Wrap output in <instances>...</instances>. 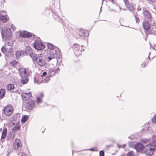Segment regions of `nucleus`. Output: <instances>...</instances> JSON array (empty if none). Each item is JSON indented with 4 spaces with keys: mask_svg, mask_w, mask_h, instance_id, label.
<instances>
[{
    "mask_svg": "<svg viewBox=\"0 0 156 156\" xmlns=\"http://www.w3.org/2000/svg\"><path fill=\"white\" fill-rule=\"evenodd\" d=\"M156 150V136L154 138L153 141L148 144L143 148L142 153L145 154L147 156H151L153 154L154 151Z\"/></svg>",
    "mask_w": 156,
    "mask_h": 156,
    "instance_id": "obj_1",
    "label": "nucleus"
},
{
    "mask_svg": "<svg viewBox=\"0 0 156 156\" xmlns=\"http://www.w3.org/2000/svg\"><path fill=\"white\" fill-rule=\"evenodd\" d=\"M1 33L2 38L11 37L12 33L9 28L5 27L2 29Z\"/></svg>",
    "mask_w": 156,
    "mask_h": 156,
    "instance_id": "obj_2",
    "label": "nucleus"
},
{
    "mask_svg": "<svg viewBox=\"0 0 156 156\" xmlns=\"http://www.w3.org/2000/svg\"><path fill=\"white\" fill-rule=\"evenodd\" d=\"M34 47L38 50H42L44 47V44L40 41H36L34 43Z\"/></svg>",
    "mask_w": 156,
    "mask_h": 156,
    "instance_id": "obj_3",
    "label": "nucleus"
},
{
    "mask_svg": "<svg viewBox=\"0 0 156 156\" xmlns=\"http://www.w3.org/2000/svg\"><path fill=\"white\" fill-rule=\"evenodd\" d=\"M35 61L38 65L41 67L44 66L46 63L45 60L41 55H38Z\"/></svg>",
    "mask_w": 156,
    "mask_h": 156,
    "instance_id": "obj_4",
    "label": "nucleus"
},
{
    "mask_svg": "<svg viewBox=\"0 0 156 156\" xmlns=\"http://www.w3.org/2000/svg\"><path fill=\"white\" fill-rule=\"evenodd\" d=\"M19 73L22 78H27L29 76V72L26 68H20L19 70Z\"/></svg>",
    "mask_w": 156,
    "mask_h": 156,
    "instance_id": "obj_5",
    "label": "nucleus"
},
{
    "mask_svg": "<svg viewBox=\"0 0 156 156\" xmlns=\"http://www.w3.org/2000/svg\"><path fill=\"white\" fill-rule=\"evenodd\" d=\"M74 53L76 56H79L81 52L83 51L84 49H81L80 50V45L77 44H75L73 46Z\"/></svg>",
    "mask_w": 156,
    "mask_h": 156,
    "instance_id": "obj_6",
    "label": "nucleus"
},
{
    "mask_svg": "<svg viewBox=\"0 0 156 156\" xmlns=\"http://www.w3.org/2000/svg\"><path fill=\"white\" fill-rule=\"evenodd\" d=\"M126 6L128 9L131 12H133L134 10V7L133 4L130 2L128 0H123Z\"/></svg>",
    "mask_w": 156,
    "mask_h": 156,
    "instance_id": "obj_7",
    "label": "nucleus"
},
{
    "mask_svg": "<svg viewBox=\"0 0 156 156\" xmlns=\"http://www.w3.org/2000/svg\"><path fill=\"white\" fill-rule=\"evenodd\" d=\"M13 148L14 150L17 151L21 148V141L18 139H16L13 145Z\"/></svg>",
    "mask_w": 156,
    "mask_h": 156,
    "instance_id": "obj_8",
    "label": "nucleus"
},
{
    "mask_svg": "<svg viewBox=\"0 0 156 156\" xmlns=\"http://www.w3.org/2000/svg\"><path fill=\"white\" fill-rule=\"evenodd\" d=\"M144 147L142 144L138 143L134 146V148L137 152H140L142 153L143 148Z\"/></svg>",
    "mask_w": 156,
    "mask_h": 156,
    "instance_id": "obj_9",
    "label": "nucleus"
},
{
    "mask_svg": "<svg viewBox=\"0 0 156 156\" xmlns=\"http://www.w3.org/2000/svg\"><path fill=\"white\" fill-rule=\"evenodd\" d=\"M34 105V102L32 101H31L26 104H24L23 106L26 109L30 110L33 108Z\"/></svg>",
    "mask_w": 156,
    "mask_h": 156,
    "instance_id": "obj_10",
    "label": "nucleus"
},
{
    "mask_svg": "<svg viewBox=\"0 0 156 156\" xmlns=\"http://www.w3.org/2000/svg\"><path fill=\"white\" fill-rule=\"evenodd\" d=\"M12 107L10 106H8L6 107L4 110L5 114L7 116H9L12 113Z\"/></svg>",
    "mask_w": 156,
    "mask_h": 156,
    "instance_id": "obj_11",
    "label": "nucleus"
},
{
    "mask_svg": "<svg viewBox=\"0 0 156 156\" xmlns=\"http://www.w3.org/2000/svg\"><path fill=\"white\" fill-rule=\"evenodd\" d=\"M143 13L145 18L149 20H151L153 18L149 10H143Z\"/></svg>",
    "mask_w": 156,
    "mask_h": 156,
    "instance_id": "obj_12",
    "label": "nucleus"
},
{
    "mask_svg": "<svg viewBox=\"0 0 156 156\" xmlns=\"http://www.w3.org/2000/svg\"><path fill=\"white\" fill-rule=\"evenodd\" d=\"M20 36L23 37H30L32 36V34L27 31H24L20 32Z\"/></svg>",
    "mask_w": 156,
    "mask_h": 156,
    "instance_id": "obj_13",
    "label": "nucleus"
},
{
    "mask_svg": "<svg viewBox=\"0 0 156 156\" xmlns=\"http://www.w3.org/2000/svg\"><path fill=\"white\" fill-rule=\"evenodd\" d=\"M3 39H5V44L6 45L11 46L13 45V42L11 37Z\"/></svg>",
    "mask_w": 156,
    "mask_h": 156,
    "instance_id": "obj_14",
    "label": "nucleus"
},
{
    "mask_svg": "<svg viewBox=\"0 0 156 156\" xmlns=\"http://www.w3.org/2000/svg\"><path fill=\"white\" fill-rule=\"evenodd\" d=\"M6 14V12L4 11H0V20H9V17Z\"/></svg>",
    "mask_w": 156,
    "mask_h": 156,
    "instance_id": "obj_15",
    "label": "nucleus"
},
{
    "mask_svg": "<svg viewBox=\"0 0 156 156\" xmlns=\"http://www.w3.org/2000/svg\"><path fill=\"white\" fill-rule=\"evenodd\" d=\"M21 96L23 99L24 101L27 100L32 97L31 93L30 92L28 93H23L21 94Z\"/></svg>",
    "mask_w": 156,
    "mask_h": 156,
    "instance_id": "obj_16",
    "label": "nucleus"
},
{
    "mask_svg": "<svg viewBox=\"0 0 156 156\" xmlns=\"http://www.w3.org/2000/svg\"><path fill=\"white\" fill-rule=\"evenodd\" d=\"M79 35L81 36L86 37L88 36L89 33L87 30L81 29L79 32Z\"/></svg>",
    "mask_w": 156,
    "mask_h": 156,
    "instance_id": "obj_17",
    "label": "nucleus"
},
{
    "mask_svg": "<svg viewBox=\"0 0 156 156\" xmlns=\"http://www.w3.org/2000/svg\"><path fill=\"white\" fill-rule=\"evenodd\" d=\"M48 54L49 55L48 56V61H49L53 58H55V56L54 53L51 51L48 52Z\"/></svg>",
    "mask_w": 156,
    "mask_h": 156,
    "instance_id": "obj_18",
    "label": "nucleus"
},
{
    "mask_svg": "<svg viewBox=\"0 0 156 156\" xmlns=\"http://www.w3.org/2000/svg\"><path fill=\"white\" fill-rule=\"evenodd\" d=\"M48 48L50 50H53L54 49H56L57 52H60V50L59 48H57V47L54 46L52 44L50 43H48L47 44Z\"/></svg>",
    "mask_w": 156,
    "mask_h": 156,
    "instance_id": "obj_19",
    "label": "nucleus"
},
{
    "mask_svg": "<svg viewBox=\"0 0 156 156\" xmlns=\"http://www.w3.org/2000/svg\"><path fill=\"white\" fill-rule=\"evenodd\" d=\"M149 22L148 21L144 22L143 23V25L144 28L146 30H148L150 28V24L149 23Z\"/></svg>",
    "mask_w": 156,
    "mask_h": 156,
    "instance_id": "obj_20",
    "label": "nucleus"
},
{
    "mask_svg": "<svg viewBox=\"0 0 156 156\" xmlns=\"http://www.w3.org/2000/svg\"><path fill=\"white\" fill-rule=\"evenodd\" d=\"M5 94V92L4 89H2L0 90V100L4 97Z\"/></svg>",
    "mask_w": 156,
    "mask_h": 156,
    "instance_id": "obj_21",
    "label": "nucleus"
},
{
    "mask_svg": "<svg viewBox=\"0 0 156 156\" xmlns=\"http://www.w3.org/2000/svg\"><path fill=\"white\" fill-rule=\"evenodd\" d=\"M29 55L33 60L35 61L36 60V58H37L38 57V56H37V55L33 52H31Z\"/></svg>",
    "mask_w": 156,
    "mask_h": 156,
    "instance_id": "obj_22",
    "label": "nucleus"
},
{
    "mask_svg": "<svg viewBox=\"0 0 156 156\" xmlns=\"http://www.w3.org/2000/svg\"><path fill=\"white\" fill-rule=\"evenodd\" d=\"M7 130L6 128L4 129H3L1 136L2 139H4L5 138L7 134Z\"/></svg>",
    "mask_w": 156,
    "mask_h": 156,
    "instance_id": "obj_23",
    "label": "nucleus"
},
{
    "mask_svg": "<svg viewBox=\"0 0 156 156\" xmlns=\"http://www.w3.org/2000/svg\"><path fill=\"white\" fill-rule=\"evenodd\" d=\"M59 68H57L54 70L53 69H51L50 70V75H55V74L56 73L58 70H59Z\"/></svg>",
    "mask_w": 156,
    "mask_h": 156,
    "instance_id": "obj_24",
    "label": "nucleus"
},
{
    "mask_svg": "<svg viewBox=\"0 0 156 156\" xmlns=\"http://www.w3.org/2000/svg\"><path fill=\"white\" fill-rule=\"evenodd\" d=\"M28 116L27 115H25L23 116L21 121L23 123H24L28 119Z\"/></svg>",
    "mask_w": 156,
    "mask_h": 156,
    "instance_id": "obj_25",
    "label": "nucleus"
},
{
    "mask_svg": "<svg viewBox=\"0 0 156 156\" xmlns=\"http://www.w3.org/2000/svg\"><path fill=\"white\" fill-rule=\"evenodd\" d=\"M14 85L12 84H9L7 86V90H13L14 89Z\"/></svg>",
    "mask_w": 156,
    "mask_h": 156,
    "instance_id": "obj_26",
    "label": "nucleus"
},
{
    "mask_svg": "<svg viewBox=\"0 0 156 156\" xmlns=\"http://www.w3.org/2000/svg\"><path fill=\"white\" fill-rule=\"evenodd\" d=\"M22 79L21 80V83L23 84H25L27 83L28 80L27 79V78H22Z\"/></svg>",
    "mask_w": 156,
    "mask_h": 156,
    "instance_id": "obj_27",
    "label": "nucleus"
},
{
    "mask_svg": "<svg viewBox=\"0 0 156 156\" xmlns=\"http://www.w3.org/2000/svg\"><path fill=\"white\" fill-rule=\"evenodd\" d=\"M2 52L4 54L6 53L7 52V49L6 47L3 46L1 48Z\"/></svg>",
    "mask_w": 156,
    "mask_h": 156,
    "instance_id": "obj_28",
    "label": "nucleus"
},
{
    "mask_svg": "<svg viewBox=\"0 0 156 156\" xmlns=\"http://www.w3.org/2000/svg\"><path fill=\"white\" fill-rule=\"evenodd\" d=\"M10 63L13 66H14L16 64L17 62L15 60L11 61Z\"/></svg>",
    "mask_w": 156,
    "mask_h": 156,
    "instance_id": "obj_29",
    "label": "nucleus"
},
{
    "mask_svg": "<svg viewBox=\"0 0 156 156\" xmlns=\"http://www.w3.org/2000/svg\"><path fill=\"white\" fill-rule=\"evenodd\" d=\"M127 156H134L133 152L132 151H131L128 152L127 154Z\"/></svg>",
    "mask_w": 156,
    "mask_h": 156,
    "instance_id": "obj_30",
    "label": "nucleus"
},
{
    "mask_svg": "<svg viewBox=\"0 0 156 156\" xmlns=\"http://www.w3.org/2000/svg\"><path fill=\"white\" fill-rule=\"evenodd\" d=\"M21 55V52L20 51H18L17 52L16 54V58H19Z\"/></svg>",
    "mask_w": 156,
    "mask_h": 156,
    "instance_id": "obj_31",
    "label": "nucleus"
},
{
    "mask_svg": "<svg viewBox=\"0 0 156 156\" xmlns=\"http://www.w3.org/2000/svg\"><path fill=\"white\" fill-rule=\"evenodd\" d=\"M15 127H16L17 129H18L19 130L21 126L19 123H16Z\"/></svg>",
    "mask_w": 156,
    "mask_h": 156,
    "instance_id": "obj_32",
    "label": "nucleus"
},
{
    "mask_svg": "<svg viewBox=\"0 0 156 156\" xmlns=\"http://www.w3.org/2000/svg\"><path fill=\"white\" fill-rule=\"evenodd\" d=\"M148 140L146 139H143L141 140V142L142 143H146L148 142Z\"/></svg>",
    "mask_w": 156,
    "mask_h": 156,
    "instance_id": "obj_33",
    "label": "nucleus"
},
{
    "mask_svg": "<svg viewBox=\"0 0 156 156\" xmlns=\"http://www.w3.org/2000/svg\"><path fill=\"white\" fill-rule=\"evenodd\" d=\"M117 146L119 147V148H124L125 146V145L124 144H123L122 145H119V144H117Z\"/></svg>",
    "mask_w": 156,
    "mask_h": 156,
    "instance_id": "obj_34",
    "label": "nucleus"
},
{
    "mask_svg": "<svg viewBox=\"0 0 156 156\" xmlns=\"http://www.w3.org/2000/svg\"><path fill=\"white\" fill-rule=\"evenodd\" d=\"M7 20H0V27L1 28L2 24L6 22Z\"/></svg>",
    "mask_w": 156,
    "mask_h": 156,
    "instance_id": "obj_35",
    "label": "nucleus"
},
{
    "mask_svg": "<svg viewBox=\"0 0 156 156\" xmlns=\"http://www.w3.org/2000/svg\"><path fill=\"white\" fill-rule=\"evenodd\" d=\"M37 102L38 103H40L42 102V100L39 97H37Z\"/></svg>",
    "mask_w": 156,
    "mask_h": 156,
    "instance_id": "obj_36",
    "label": "nucleus"
},
{
    "mask_svg": "<svg viewBox=\"0 0 156 156\" xmlns=\"http://www.w3.org/2000/svg\"><path fill=\"white\" fill-rule=\"evenodd\" d=\"M11 27L12 29L13 30V31L15 30L16 29V28L15 26L13 24H12L11 25Z\"/></svg>",
    "mask_w": 156,
    "mask_h": 156,
    "instance_id": "obj_37",
    "label": "nucleus"
},
{
    "mask_svg": "<svg viewBox=\"0 0 156 156\" xmlns=\"http://www.w3.org/2000/svg\"><path fill=\"white\" fill-rule=\"evenodd\" d=\"M100 156H104V152L103 151H101L99 152Z\"/></svg>",
    "mask_w": 156,
    "mask_h": 156,
    "instance_id": "obj_38",
    "label": "nucleus"
},
{
    "mask_svg": "<svg viewBox=\"0 0 156 156\" xmlns=\"http://www.w3.org/2000/svg\"><path fill=\"white\" fill-rule=\"evenodd\" d=\"M50 80L48 77H46L44 80V82H48Z\"/></svg>",
    "mask_w": 156,
    "mask_h": 156,
    "instance_id": "obj_39",
    "label": "nucleus"
},
{
    "mask_svg": "<svg viewBox=\"0 0 156 156\" xmlns=\"http://www.w3.org/2000/svg\"><path fill=\"white\" fill-rule=\"evenodd\" d=\"M152 122L154 123H156V115H155L152 118Z\"/></svg>",
    "mask_w": 156,
    "mask_h": 156,
    "instance_id": "obj_40",
    "label": "nucleus"
},
{
    "mask_svg": "<svg viewBox=\"0 0 156 156\" xmlns=\"http://www.w3.org/2000/svg\"><path fill=\"white\" fill-rule=\"evenodd\" d=\"M19 156H26V155L23 153H20L18 154Z\"/></svg>",
    "mask_w": 156,
    "mask_h": 156,
    "instance_id": "obj_41",
    "label": "nucleus"
},
{
    "mask_svg": "<svg viewBox=\"0 0 156 156\" xmlns=\"http://www.w3.org/2000/svg\"><path fill=\"white\" fill-rule=\"evenodd\" d=\"M12 131L13 132L15 133V132H16L17 130H18V129H17L16 127H14V128H13L12 129Z\"/></svg>",
    "mask_w": 156,
    "mask_h": 156,
    "instance_id": "obj_42",
    "label": "nucleus"
},
{
    "mask_svg": "<svg viewBox=\"0 0 156 156\" xmlns=\"http://www.w3.org/2000/svg\"><path fill=\"white\" fill-rule=\"evenodd\" d=\"M34 82L35 83H37V84H39L40 83H41V82H39L37 80L36 78L35 77H34Z\"/></svg>",
    "mask_w": 156,
    "mask_h": 156,
    "instance_id": "obj_43",
    "label": "nucleus"
},
{
    "mask_svg": "<svg viewBox=\"0 0 156 156\" xmlns=\"http://www.w3.org/2000/svg\"><path fill=\"white\" fill-rule=\"evenodd\" d=\"M146 63L145 62H143L141 65V67L144 68L145 67Z\"/></svg>",
    "mask_w": 156,
    "mask_h": 156,
    "instance_id": "obj_44",
    "label": "nucleus"
},
{
    "mask_svg": "<svg viewBox=\"0 0 156 156\" xmlns=\"http://www.w3.org/2000/svg\"><path fill=\"white\" fill-rule=\"evenodd\" d=\"M96 149H97L96 148H92L90 149H89V150L90 151H96Z\"/></svg>",
    "mask_w": 156,
    "mask_h": 156,
    "instance_id": "obj_45",
    "label": "nucleus"
},
{
    "mask_svg": "<svg viewBox=\"0 0 156 156\" xmlns=\"http://www.w3.org/2000/svg\"><path fill=\"white\" fill-rule=\"evenodd\" d=\"M47 72H44L43 73L42 75H41V76H45L47 74Z\"/></svg>",
    "mask_w": 156,
    "mask_h": 156,
    "instance_id": "obj_46",
    "label": "nucleus"
},
{
    "mask_svg": "<svg viewBox=\"0 0 156 156\" xmlns=\"http://www.w3.org/2000/svg\"><path fill=\"white\" fill-rule=\"evenodd\" d=\"M108 1L111 2L113 4H114V0H108Z\"/></svg>",
    "mask_w": 156,
    "mask_h": 156,
    "instance_id": "obj_47",
    "label": "nucleus"
},
{
    "mask_svg": "<svg viewBox=\"0 0 156 156\" xmlns=\"http://www.w3.org/2000/svg\"><path fill=\"white\" fill-rule=\"evenodd\" d=\"M40 96L41 97H42L43 96V94L42 93H41L40 94Z\"/></svg>",
    "mask_w": 156,
    "mask_h": 156,
    "instance_id": "obj_48",
    "label": "nucleus"
},
{
    "mask_svg": "<svg viewBox=\"0 0 156 156\" xmlns=\"http://www.w3.org/2000/svg\"><path fill=\"white\" fill-rule=\"evenodd\" d=\"M134 16L135 17V20H139V19L138 18V19H137V17H136V15H134Z\"/></svg>",
    "mask_w": 156,
    "mask_h": 156,
    "instance_id": "obj_49",
    "label": "nucleus"
},
{
    "mask_svg": "<svg viewBox=\"0 0 156 156\" xmlns=\"http://www.w3.org/2000/svg\"><path fill=\"white\" fill-rule=\"evenodd\" d=\"M139 20H136V23H138V22H139Z\"/></svg>",
    "mask_w": 156,
    "mask_h": 156,
    "instance_id": "obj_50",
    "label": "nucleus"
},
{
    "mask_svg": "<svg viewBox=\"0 0 156 156\" xmlns=\"http://www.w3.org/2000/svg\"><path fill=\"white\" fill-rule=\"evenodd\" d=\"M14 137V135L12 136H11L12 138H13Z\"/></svg>",
    "mask_w": 156,
    "mask_h": 156,
    "instance_id": "obj_51",
    "label": "nucleus"
},
{
    "mask_svg": "<svg viewBox=\"0 0 156 156\" xmlns=\"http://www.w3.org/2000/svg\"><path fill=\"white\" fill-rule=\"evenodd\" d=\"M140 9H139V8H138V10H140Z\"/></svg>",
    "mask_w": 156,
    "mask_h": 156,
    "instance_id": "obj_52",
    "label": "nucleus"
},
{
    "mask_svg": "<svg viewBox=\"0 0 156 156\" xmlns=\"http://www.w3.org/2000/svg\"><path fill=\"white\" fill-rule=\"evenodd\" d=\"M104 1V0H102V3H103V1Z\"/></svg>",
    "mask_w": 156,
    "mask_h": 156,
    "instance_id": "obj_53",
    "label": "nucleus"
},
{
    "mask_svg": "<svg viewBox=\"0 0 156 156\" xmlns=\"http://www.w3.org/2000/svg\"><path fill=\"white\" fill-rule=\"evenodd\" d=\"M101 8H102V7H101V8L100 12L101 11Z\"/></svg>",
    "mask_w": 156,
    "mask_h": 156,
    "instance_id": "obj_54",
    "label": "nucleus"
},
{
    "mask_svg": "<svg viewBox=\"0 0 156 156\" xmlns=\"http://www.w3.org/2000/svg\"><path fill=\"white\" fill-rule=\"evenodd\" d=\"M9 154H8L7 155V156H9Z\"/></svg>",
    "mask_w": 156,
    "mask_h": 156,
    "instance_id": "obj_55",
    "label": "nucleus"
},
{
    "mask_svg": "<svg viewBox=\"0 0 156 156\" xmlns=\"http://www.w3.org/2000/svg\"><path fill=\"white\" fill-rule=\"evenodd\" d=\"M121 25L122 26H125L123 25H122L121 24Z\"/></svg>",
    "mask_w": 156,
    "mask_h": 156,
    "instance_id": "obj_56",
    "label": "nucleus"
},
{
    "mask_svg": "<svg viewBox=\"0 0 156 156\" xmlns=\"http://www.w3.org/2000/svg\"><path fill=\"white\" fill-rule=\"evenodd\" d=\"M32 51V50L31 49H30V51Z\"/></svg>",
    "mask_w": 156,
    "mask_h": 156,
    "instance_id": "obj_57",
    "label": "nucleus"
}]
</instances>
